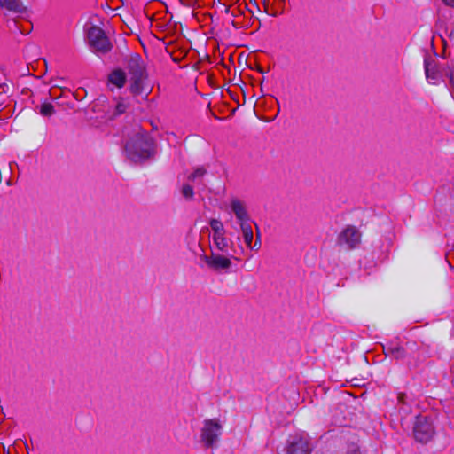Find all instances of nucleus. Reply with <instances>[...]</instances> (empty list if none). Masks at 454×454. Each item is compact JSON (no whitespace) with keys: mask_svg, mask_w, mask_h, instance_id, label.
<instances>
[{"mask_svg":"<svg viewBox=\"0 0 454 454\" xmlns=\"http://www.w3.org/2000/svg\"><path fill=\"white\" fill-rule=\"evenodd\" d=\"M124 153L128 160L135 164H142L154 157L156 153L155 140L148 131L138 127L130 135L124 145Z\"/></svg>","mask_w":454,"mask_h":454,"instance_id":"nucleus-1","label":"nucleus"},{"mask_svg":"<svg viewBox=\"0 0 454 454\" xmlns=\"http://www.w3.org/2000/svg\"><path fill=\"white\" fill-rule=\"evenodd\" d=\"M87 42L90 51L98 55L108 53L113 48L105 31L97 26H91L88 29Z\"/></svg>","mask_w":454,"mask_h":454,"instance_id":"nucleus-2","label":"nucleus"},{"mask_svg":"<svg viewBox=\"0 0 454 454\" xmlns=\"http://www.w3.org/2000/svg\"><path fill=\"white\" fill-rule=\"evenodd\" d=\"M223 427L218 419H207L203 421L200 430V441L206 449L217 446Z\"/></svg>","mask_w":454,"mask_h":454,"instance_id":"nucleus-3","label":"nucleus"},{"mask_svg":"<svg viewBox=\"0 0 454 454\" xmlns=\"http://www.w3.org/2000/svg\"><path fill=\"white\" fill-rule=\"evenodd\" d=\"M201 259L205 262L209 269L216 272H229L232 267V260L239 261L237 255L223 254V253L215 252L212 249L209 255H202Z\"/></svg>","mask_w":454,"mask_h":454,"instance_id":"nucleus-4","label":"nucleus"},{"mask_svg":"<svg viewBox=\"0 0 454 454\" xmlns=\"http://www.w3.org/2000/svg\"><path fill=\"white\" fill-rule=\"evenodd\" d=\"M435 434L432 419L427 416L419 415L413 426V435L421 443L429 442Z\"/></svg>","mask_w":454,"mask_h":454,"instance_id":"nucleus-5","label":"nucleus"},{"mask_svg":"<svg viewBox=\"0 0 454 454\" xmlns=\"http://www.w3.org/2000/svg\"><path fill=\"white\" fill-rule=\"evenodd\" d=\"M362 234L354 225L346 226L337 236L336 243L347 250L356 248L361 243Z\"/></svg>","mask_w":454,"mask_h":454,"instance_id":"nucleus-6","label":"nucleus"},{"mask_svg":"<svg viewBox=\"0 0 454 454\" xmlns=\"http://www.w3.org/2000/svg\"><path fill=\"white\" fill-rule=\"evenodd\" d=\"M286 450V454H310L312 446L308 435L297 434L287 441Z\"/></svg>","mask_w":454,"mask_h":454,"instance_id":"nucleus-7","label":"nucleus"},{"mask_svg":"<svg viewBox=\"0 0 454 454\" xmlns=\"http://www.w3.org/2000/svg\"><path fill=\"white\" fill-rule=\"evenodd\" d=\"M424 67L426 78L430 83L437 84L442 80L440 66L434 59L426 58L424 59Z\"/></svg>","mask_w":454,"mask_h":454,"instance_id":"nucleus-8","label":"nucleus"},{"mask_svg":"<svg viewBox=\"0 0 454 454\" xmlns=\"http://www.w3.org/2000/svg\"><path fill=\"white\" fill-rule=\"evenodd\" d=\"M130 78L146 77L145 67L139 55L132 56L128 62Z\"/></svg>","mask_w":454,"mask_h":454,"instance_id":"nucleus-9","label":"nucleus"},{"mask_svg":"<svg viewBox=\"0 0 454 454\" xmlns=\"http://www.w3.org/2000/svg\"><path fill=\"white\" fill-rule=\"evenodd\" d=\"M231 208L239 223V225L251 223L250 216L243 201L238 199H233L231 201Z\"/></svg>","mask_w":454,"mask_h":454,"instance_id":"nucleus-10","label":"nucleus"},{"mask_svg":"<svg viewBox=\"0 0 454 454\" xmlns=\"http://www.w3.org/2000/svg\"><path fill=\"white\" fill-rule=\"evenodd\" d=\"M212 249L215 250V252L223 253V254L237 256H239L243 252L242 247H240L239 252H238V250L233 247L232 242L227 238L214 243L210 247L211 251Z\"/></svg>","mask_w":454,"mask_h":454,"instance_id":"nucleus-11","label":"nucleus"},{"mask_svg":"<svg viewBox=\"0 0 454 454\" xmlns=\"http://www.w3.org/2000/svg\"><path fill=\"white\" fill-rule=\"evenodd\" d=\"M383 351L386 356H389L396 360L403 359L406 356V351L399 344L388 343L383 346Z\"/></svg>","mask_w":454,"mask_h":454,"instance_id":"nucleus-12","label":"nucleus"},{"mask_svg":"<svg viewBox=\"0 0 454 454\" xmlns=\"http://www.w3.org/2000/svg\"><path fill=\"white\" fill-rule=\"evenodd\" d=\"M0 7L14 13H22L26 10L21 0H0Z\"/></svg>","mask_w":454,"mask_h":454,"instance_id":"nucleus-13","label":"nucleus"},{"mask_svg":"<svg viewBox=\"0 0 454 454\" xmlns=\"http://www.w3.org/2000/svg\"><path fill=\"white\" fill-rule=\"evenodd\" d=\"M126 81V74L120 68L114 69L108 75L109 83L116 86L117 88H122L125 85Z\"/></svg>","mask_w":454,"mask_h":454,"instance_id":"nucleus-14","label":"nucleus"},{"mask_svg":"<svg viewBox=\"0 0 454 454\" xmlns=\"http://www.w3.org/2000/svg\"><path fill=\"white\" fill-rule=\"evenodd\" d=\"M146 77L130 78L129 90L133 95L137 96L143 93V83Z\"/></svg>","mask_w":454,"mask_h":454,"instance_id":"nucleus-15","label":"nucleus"},{"mask_svg":"<svg viewBox=\"0 0 454 454\" xmlns=\"http://www.w3.org/2000/svg\"><path fill=\"white\" fill-rule=\"evenodd\" d=\"M240 229L242 231L245 244L247 245V247H251V243L253 242L254 238L251 223L240 225Z\"/></svg>","mask_w":454,"mask_h":454,"instance_id":"nucleus-16","label":"nucleus"},{"mask_svg":"<svg viewBox=\"0 0 454 454\" xmlns=\"http://www.w3.org/2000/svg\"><path fill=\"white\" fill-rule=\"evenodd\" d=\"M55 113L54 106L45 102L40 107V114L43 116H51Z\"/></svg>","mask_w":454,"mask_h":454,"instance_id":"nucleus-17","label":"nucleus"},{"mask_svg":"<svg viewBox=\"0 0 454 454\" xmlns=\"http://www.w3.org/2000/svg\"><path fill=\"white\" fill-rule=\"evenodd\" d=\"M440 68H441V77H442V81H443L444 77L449 78L450 76H451L454 74L453 67L449 64L441 66Z\"/></svg>","mask_w":454,"mask_h":454,"instance_id":"nucleus-18","label":"nucleus"},{"mask_svg":"<svg viewBox=\"0 0 454 454\" xmlns=\"http://www.w3.org/2000/svg\"><path fill=\"white\" fill-rule=\"evenodd\" d=\"M206 173L204 168H198L188 177L190 181H194L196 178L202 177Z\"/></svg>","mask_w":454,"mask_h":454,"instance_id":"nucleus-19","label":"nucleus"},{"mask_svg":"<svg viewBox=\"0 0 454 454\" xmlns=\"http://www.w3.org/2000/svg\"><path fill=\"white\" fill-rule=\"evenodd\" d=\"M209 225L213 231H223V225L221 221L217 219H212L209 223Z\"/></svg>","mask_w":454,"mask_h":454,"instance_id":"nucleus-20","label":"nucleus"},{"mask_svg":"<svg viewBox=\"0 0 454 454\" xmlns=\"http://www.w3.org/2000/svg\"><path fill=\"white\" fill-rule=\"evenodd\" d=\"M182 194L186 199H192L193 196V188L190 184H184L182 188Z\"/></svg>","mask_w":454,"mask_h":454,"instance_id":"nucleus-21","label":"nucleus"},{"mask_svg":"<svg viewBox=\"0 0 454 454\" xmlns=\"http://www.w3.org/2000/svg\"><path fill=\"white\" fill-rule=\"evenodd\" d=\"M225 230L223 231H213V235H212V240H213V244L221 240V239H225Z\"/></svg>","mask_w":454,"mask_h":454,"instance_id":"nucleus-22","label":"nucleus"},{"mask_svg":"<svg viewBox=\"0 0 454 454\" xmlns=\"http://www.w3.org/2000/svg\"><path fill=\"white\" fill-rule=\"evenodd\" d=\"M346 454H360L359 447L355 443L349 444Z\"/></svg>","mask_w":454,"mask_h":454,"instance_id":"nucleus-23","label":"nucleus"},{"mask_svg":"<svg viewBox=\"0 0 454 454\" xmlns=\"http://www.w3.org/2000/svg\"><path fill=\"white\" fill-rule=\"evenodd\" d=\"M127 109V105L124 102H118L115 107L116 114H123Z\"/></svg>","mask_w":454,"mask_h":454,"instance_id":"nucleus-24","label":"nucleus"},{"mask_svg":"<svg viewBox=\"0 0 454 454\" xmlns=\"http://www.w3.org/2000/svg\"><path fill=\"white\" fill-rule=\"evenodd\" d=\"M250 249L258 251L261 247V239L259 232L257 233V238L254 244L251 243V247H248Z\"/></svg>","mask_w":454,"mask_h":454,"instance_id":"nucleus-25","label":"nucleus"},{"mask_svg":"<svg viewBox=\"0 0 454 454\" xmlns=\"http://www.w3.org/2000/svg\"><path fill=\"white\" fill-rule=\"evenodd\" d=\"M405 398L406 395L403 393H399L397 396V400L399 403L404 404L405 403Z\"/></svg>","mask_w":454,"mask_h":454,"instance_id":"nucleus-26","label":"nucleus"},{"mask_svg":"<svg viewBox=\"0 0 454 454\" xmlns=\"http://www.w3.org/2000/svg\"><path fill=\"white\" fill-rule=\"evenodd\" d=\"M449 87L450 90H454V74L449 78Z\"/></svg>","mask_w":454,"mask_h":454,"instance_id":"nucleus-27","label":"nucleus"},{"mask_svg":"<svg viewBox=\"0 0 454 454\" xmlns=\"http://www.w3.org/2000/svg\"><path fill=\"white\" fill-rule=\"evenodd\" d=\"M442 2L448 6L454 7V0H442Z\"/></svg>","mask_w":454,"mask_h":454,"instance_id":"nucleus-28","label":"nucleus"}]
</instances>
